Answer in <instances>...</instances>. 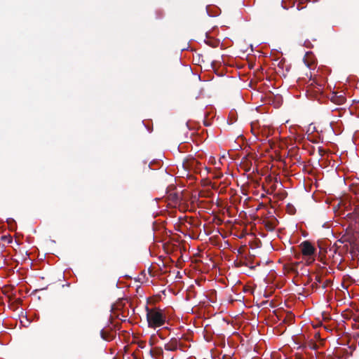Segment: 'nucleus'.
I'll return each mask as SVG.
<instances>
[{
  "instance_id": "nucleus-2",
  "label": "nucleus",
  "mask_w": 359,
  "mask_h": 359,
  "mask_svg": "<svg viewBox=\"0 0 359 359\" xmlns=\"http://www.w3.org/2000/svg\"><path fill=\"white\" fill-rule=\"evenodd\" d=\"M301 251L304 257H308L307 262L312 263L314 259L312 257L315 253V248L309 241H304L300 245Z\"/></svg>"
},
{
  "instance_id": "nucleus-1",
  "label": "nucleus",
  "mask_w": 359,
  "mask_h": 359,
  "mask_svg": "<svg viewBox=\"0 0 359 359\" xmlns=\"http://www.w3.org/2000/svg\"><path fill=\"white\" fill-rule=\"evenodd\" d=\"M147 319L148 325L151 328H156L164 325L165 316L163 311L158 309H147Z\"/></svg>"
}]
</instances>
